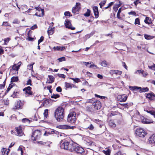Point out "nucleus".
<instances>
[{"label": "nucleus", "mask_w": 155, "mask_h": 155, "mask_svg": "<svg viewBox=\"0 0 155 155\" xmlns=\"http://www.w3.org/2000/svg\"><path fill=\"white\" fill-rule=\"evenodd\" d=\"M64 108L61 107H58L55 110L54 117L58 121H62L64 118Z\"/></svg>", "instance_id": "f257e3e1"}, {"label": "nucleus", "mask_w": 155, "mask_h": 155, "mask_svg": "<svg viewBox=\"0 0 155 155\" xmlns=\"http://www.w3.org/2000/svg\"><path fill=\"white\" fill-rule=\"evenodd\" d=\"M69 151L71 152H75L77 153L82 154L84 152V149L81 147L78 146L75 144H71Z\"/></svg>", "instance_id": "f03ea898"}, {"label": "nucleus", "mask_w": 155, "mask_h": 155, "mask_svg": "<svg viewBox=\"0 0 155 155\" xmlns=\"http://www.w3.org/2000/svg\"><path fill=\"white\" fill-rule=\"evenodd\" d=\"M76 113L73 111L70 112L68 116L67 121L71 124L74 123L76 120Z\"/></svg>", "instance_id": "7ed1b4c3"}, {"label": "nucleus", "mask_w": 155, "mask_h": 155, "mask_svg": "<svg viewBox=\"0 0 155 155\" xmlns=\"http://www.w3.org/2000/svg\"><path fill=\"white\" fill-rule=\"evenodd\" d=\"M41 135V132L38 130H35L32 133L31 138L33 140H38L40 138Z\"/></svg>", "instance_id": "20e7f679"}, {"label": "nucleus", "mask_w": 155, "mask_h": 155, "mask_svg": "<svg viewBox=\"0 0 155 155\" xmlns=\"http://www.w3.org/2000/svg\"><path fill=\"white\" fill-rule=\"evenodd\" d=\"M129 88L130 90H132L134 92L136 93L138 90L140 89V92H145L148 90V88L147 87L143 88L141 89V87H137L136 86L132 87L130 86Z\"/></svg>", "instance_id": "39448f33"}, {"label": "nucleus", "mask_w": 155, "mask_h": 155, "mask_svg": "<svg viewBox=\"0 0 155 155\" xmlns=\"http://www.w3.org/2000/svg\"><path fill=\"white\" fill-rule=\"evenodd\" d=\"M137 135L140 137H144L146 135V133L142 128H137L136 131Z\"/></svg>", "instance_id": "423d86ee"}, {"label": "nucleus", "mask_w": 155, "mask_h": 155, "mask_svg": "<svg viewBox=\"0 0 155 155\" xmlns=\"http://www.w3.org/2000/svg\"><path fill=\"white\" fill-rule=\"evenodd\" d=\"M69 143L67 141L65 140L63 142L62 141L60 144V147L61 149H63L65 150H69V147L70 144H69Z\"/></svg>", "instance_id": "0eeeda50"}, {"label": "nucleus", "mask_w": 155, "mask_h": 155, "mask_svg": "<svg viewBox=\"0 0 155 155\" xmlns=\"http://www.w3.org/2000/svg\"><path fill=\"white\" fill-rule=\"evenodd\" d=\"M31 88L30 86H28L25 88L23 91L25 92L26 95V96H28L30 95H32L33 93L31 91Z\"/></svg>", "instance_id": "6e6552de"}, {"label": "nucleus", "mask_w": 155, "mask_h": 155, "mask_svg": "<svg viewBox=\"0 0 155 155\" xmlns=\"http://www.w3.org/2000/svg\"><path fill=\"white\" fill-rule=\"evenodd\" d=\"M80 8V3L79 2L76 3L75 6L72 8V12L75 14L76 13L78 12Z\"/></svg>", "instance_id": "1a4fd4ad"}, {"label": "nucleus", "mask_w": 155, "mask_h": 155, "mask_svg": "<svg viewBox=\"0 0 155 155\" xmlns=\"http://www.w3.org/2000/svg\"><path fill=\"white\" fill-rule=\"evenodd\" d=\"M22 106V104L21 101L19 100L15 102L13 109V110L20 109L21 108Z\"/></svg>", "instance_id": "9d476101"}, {"label": "nucleus", "mask_w": 155, "mask_h": 155, "mask_svg": "<svg viewBox=\"0 0 155 155\" xmlns=\"http://www.w3.org/2000/svg\"><path fill=\"white\" fill-rule=\"evenodd\" d=\"M127 97L125 94L118 95L117 97V99L118 101L124 102L127 100Z\"/></svg>", "instance_id": "9b49d317"}, {"label": "nucleus", "mask_w": 155, "mask_h": 155, "mask_svg": "<svg viewBox=\"0 0 155 155\" xmlns=\"http://www.w3.org/2000/svg\"><path fill=\"white\" fill-rule=\"evenodd\" d=\"M94 107V110H98L101 108V104L99 101H96L95 102H94L92 104V107Z\"/></svg>", "instance_id": "f8f14e48"}, {"label": "nucleus", "mask_w": 155, "mask_h": 155, "mask_svg": "<svg viewBox=\"0 0 155 155\" xmlns=\"http://www.w3.org/2000/svg\"><path fill=\"white\" fill-rule=\"evenodd\" d=\"M16 131L17 132V135L19 136H21L24 134L21 126L15 128Z\"/></svg>", "instance_id": "ddd939ff"}, {"label": "nucleus", "mask_w": 155, "mask_h": 155, "mask_svg": "<svg viewBox=\"0 0 155 155\" xmlns=\"http://www.w3.org/2000/svg\"><path fill=\"white\" fill-rule=\"evenodd\" d=\"M65 24L67 28L72 30H74L75 29V27L71 26V23L68 20H67L65 21Z\"/></svg>", "instance_id": "4468645a"}, {"label": "nucleus", "mask_w": 155, "mask_h": 155, "mask_svg": "<svg viewBox=\"0 0 155 155\" xmlns=\"http://www.w3.org/2000/svg\"><path fill=\"white\" fill-rule=\"evenodd\" d=\"M141 119L142 122L143 123L145 124H150L151 123H153L154 122L152 120H150L147 118H144L143 117H142Z\"/></svg>", "instance_id": "2eb2a0df"}, {"label": "nucleus", "mask_w": 155, "mask_h": 155, "mask_svg": "<svg viewBox=\"0 0 155 155\" xmlns=\"http://www.w3.org/2000/svg\"><path fill=\"white\" fill-rule=\"evenodd\" d=\"M93 10L95 18H97L99 17V12L98 7L96 6L93 7Z\"/></svg>", "instance_id": "dca6fc26"}, {"label": "nucleus", "mask_w": 155, "mask_h": 155, "mask_svg": "<svg viewBox=\"0 0 155 155\" xmlns=\"http://www.w3.org/2000/svg\"><path fill=\"white\" fill-rule=\"evenodd\" d=\"M60 129H73L74 127H70L67 125H60L58 126Z\"/></svg>", "instance_id": "f3484780"}, {"label": "nucleus", "mask_w": 155, "mask_h": 155, "mask_svg": "<svg viewBox=\"0 0 155 155\" xmlns=\"http://www.w3.org/2000/svg\"><path fill=\"white\" fill-rule=\"evenodd\" d=\"M146 96L150 100H155V94L153 93L147 94Z\"/></svg>", "instance_id": "a211bd4d"}, {"label": "nucleus", "mask_w": 155, "mask_h": 155, "mask_svg": "<svg viewBox=\"0 0 155 155\" xmlns=\"http://www.w3.org/2000/svg\"><path fill=\"white\" fill-rule=\"evenodd\" d=\"M148 141L150 143H155V134L152 135L148 139Z\"/></svg>", "instance_id": "6ab92c4d"}, {"label": "nucleus", "mask_w": 155, "mask_h": 155, "mask_svg": "<svg viewBox=\"0 0 155 155\" xmlns=\"http://www.w3.org/2000/svg\"><path fill=\"white\" fill-rule=\"evenodd\" d=\"M21 64V61L19 62L17 64H14L12 66L13 69L18 71Z\"/></svg>", "instance_id": "aec40b11"}, {"label": "nucleus", "mask_w": 155, "mask_h": 155, "mask_svg": "<svg viewBox=\"0 0 155 155\" xmlns=\"http://www.w3.org/2000/svg\"><path fill=\"white\" fill-rule=\"evenodd\" d=\"M10 150L5 148H3L1 149V152L2 155H8Z\"/></svg>", "instance_id": "412c9836"}, {"label": "nucleus", "mask_w": 155, "mask_h": 155, "mask_svg": "<svg viewBox=\"0 0 155 155\" xmlns=\"http://www.w3.org/2000/svg\"><path fill=\"white\" fill-rule=\"evenodd\" d=\"M110 74H116L120 75L122 74V71L117 70H110L109 72Z\"/></svg>", "instance_id": "4be33fe9"}, {"label": "nucleus", "mask_w": 155, "mask_h": 155, "mask_svg": "<svg viewBox=\"0 0 155 155\" xmlns=\"http://www.w3.org/2000/svg\"><path fill=\"white\" fill-rule=\"evenodd\" d=\"M49 79L47 81V83H51L54 81V78L52 76L49 75Z\"/></svg>", "instance_id": "5701e85b"}, {"label": "nucleus", "mask_w": 155, "mask_h": 155, "mask_svg": "<svg viewBox=\"0 0 155 155\" xmlns=\"http://www.w3.org/2000/svg\"><path fill=\"white\" fill-rule=\"evenodd\" d=\"M91 63H93V62H86L84 61H81L80 62V64L81 65L84 64L86 67H89L90 65V64H91Z\"/></svg>", "instance_id": "b1692460"}, {"label": "nucleus", "mask_w": 155, "mask_h": 155, "mask_svg": "<svg viewBox=\"0 0 155 155\" xmlns=\"http://www.w3.org/2000/svg\"><path fill=\"white\" fill-rule=\"evenodd\" d=\"M54 31V28H49L48 30V33L49 35H52Z\"/></svg>", "instance_id": "393cba45"}, {"label": "nucleus", "mask_w": 155, "mask_h": 155, "mask_svg": "<svg viewBox=\"0 0 155 155\" xmlns=\"http://www.w3.org/2000/svg\"><path fill=\"white\" fill-rule=\"evenodd\" d=\"M109 124L110 126L112 128H114L116 126V124L113 120H110L109 122Z\"/></svg>", "instance_id": "a878e982"}, {"label": "nucleus", "mask_w": 155, "mask_h": 155, "mask_svg": "<svg viewBox=\"0 0 155 155\" xmlns=\"http://www.w3.org/2000/svg\"><path fill=\"white\" fill-rule=\"evenodd\" d=\"M144 37L145 39L148 40L154 38V37L153 36L146 34L144 35Z\"/></svg>", "instance_id": "bb28decb"}, {"label": "nucleus", "mask_w": 155, "mask_h": 155, "mask_svg": "<svg viewBox=\"0 0 155 155\" xmlns=\"http://www.w3.org/2000/svg\"><path fill=\"white\" fill-rule=\"evenodd\" d=\"M133 105V103L131 102L122 104L123 106L126 108H128L129 107Z\"/></svg>", "instance_id": "cd10ccee"}, {"label": "nucleus", "mask_w": 155, "mask_h": 155, "mask_svg": "<svg viewBox=\"0 0 155 155\" xmlns=\"http://www.w3.org/2000/svg\"><path fill=\"white\" fill-rule=\"evenodd\" d=\"M38 143L41 144V145H46L47 146H48V147H49L50 144L51 143L50 142H44L42 141H40L39 142H38Z\"/></svg>", "instance_id": "c85d7f7f"}, {"label": "nucleus", "mask_w": 155, "mask_h": 155, "mask_svg": "<svg viewBox=\"0 0 155 155\" xmlns=\"http://www.w3.org/2000/svg\"><path fill=\"white\" fill-rule=\"evenodd\" d=\"M18 80V77H13L11 79V82H16Z\"/></svg>", "instance_id": "c756f323"}, {"label": "nucleus", "mask_w": 155, "mask_h": 155, "mask_svg": "<svg viewBox=\"0 0 155 155\" xmlns=\"http://www.w3.org/2000/svg\"><path fill=\"white\" fill-rule=\"evenodd\" d=\"M101 66L102 67H106L107 65V63L106 61H103L101 63Z\"/></svg>", "instance_id": "7c9ffc66"}, {"label": "nucleus", "mask_w": 155, "mask_h": 155, "mask_svg": "<svg viewBox=\"0 0 155 155\" xmlns=\"http://www.w3.org/2000/svg\"><path fill=\"white\" fill-rule=\"evenodd\" d=\"M4 41V45H7V44L8 42L10 40V38H7L3 39L2 41Z\"/></svg>", "instance_id": "2f4dec72"}, {"label": "nucleus", "mask_w": 155, "mask_h": 155, "mask_svg": "<svg viewBox=\"0 0 155 155\" xmlns=\"http://www.w3.org/2000/svg\"><path fill=\"white\" fill-rule=\"evenodd\" d=\"M44 118H47L48 116V109L45 110L44 113Z\"/></svg>", "instance_id": "473e14b6"}, {"label": "nucleus", "mask_w": 155, "mask_h": 155, "mask_svg": "<svg viewBox=\"0 0 155 155\" xmlns=\"http://www.w3.org/2000/svg\"><path fill=\"white\" fill-rule=\"evenodd\" d=\"M103 152L106 155H110V151L109 149H107L106 150H104Z\"/></svg>", "instance_id": "72a5a7b5"}, {"label": "nucleus", "mask_w": 155, "mask_h": 155, "mask_svg": "<svg viewBox=\"0 0 155 155\" xmlns=\"http://www.w3.org/2000/svg\"><path fill=\"white\" fill-rule=\"evenodd\" d=\"M90 10L89 9H87V12L85 14H84V15L85 16L88 17L90 15Z\"/></svg>", "instance_id": "f704fd0d"}, {"label": "nucleus", "mask_w": 155, "mask_h": 155, "mask_svg": "<svg viewBox=\"0 0 155 155\" xmlns=\"http://www.w3.org/2000/svg\"><path fill=\"white\" fill-rule=\"evenodd\" d=\"M44 38L43 36H41V37L40 39L38 40V45H39V44L41 42L43 41ZM38 48H40L39 46L38 45Z\"/></svg>", "instance_id": "c9c22d12"}, {"label": "nucleus", "mask_w": 155, "mask_h": 155, "mask_svg": "<svg viewBox=\"0 0 155 155\" xmlns=\"http://www.w3.org/2000/svg\"><path fill=\"white\" fill-rule=\"evenodd\" d=\"M94 127L92 124H91L90 125L86 128L87 129H89L91 130H93L94 129Z\"/></svg>", "instance_id": "e433bc0d"}, {"label": "nucleus", "mask_w": 155, "mask_h": 155, "mask_svg": "<svg viewBox=\"0 0 155 155\" xmlns=\"http://www.w3.org/2000/svg\"><path fill=\"white\" fill-rule=\"evenodd\" d=\"M34 64V63H33L32 64L29 65L28 66V68L30 70L33 71V65Z\"/></svg>", "instance_id": "4c0bfd02"}, {"label": "nucleus", "mask_w": 155, "mask_h": 155, "mask_svg": "<svg viewBox=\"0 0 155 155\" xmlns=\"http://www.w3.org/2000/svg\"><path fill=\"white\" fill-rule=\"evenodd\" d=\"M147 113L150 114L152 115H153L154 116V117L155 118V111H148V110H145Z\"/></svg>", "instance_id": "58836bf2"}, {"label": "nucleus", "mask_w": 155, "mask_h": 155, "mask_svg": "<svg viewBox=\"0 0 155 155\" xmlns=\"http://www.w3.org/2000/svg\"><path fill=\"white\" fill-rule=\"evenodd\" d=\"M58 61L59 62H61L63 61H65V58L64 57H63L60 58H59L58 59Z\"/></svg>", "instance_id": "ea45409f"}, {"label": "nucleus", "mask_w": 155, "mask_h": 155, "mask_svg": "<svg viewBox=\"0 0 155 155\" xmlns=\"http://www.w3.org/2000/svg\"><path fill=\"white\" fill-rule=\"evenodd\" d=\"M65 87L67 88H68L69 87L71 88L72 87V84H70L69 83H68L67 82H65Z\"/></svg>", "instance_id": "a19ab883"}, {"label": "nucleus", "mask_w": 155, "mask_h": 155, "mask_svg": "<svg viewBox=\"0 0 155 155\" xmlns=\"http://www.w3.org/2000/svg\"><path fill=\"white\" fill-rule=\"evenodd\" d=\"M59 97V95L58 94H53L51 96V97L52 98L56 99Z\"/></svg>", "instance_id": "79ce46f5"}, {"label": "nucleus", "mask_w": 155, "mask_h": 155, "mask_svg": "<svg viewBox=\"0 0 155 155\" xmlns=\"http://www.w3.org/2000/svg\"><path fill=\"white\" fill-rule=\"evenodd\" d=\"M93 64V63H91V64H90V65L89 67V68H93L94 69L98 68L97 67V66L96 65L94 64Z\"/></svg>", "instance_id": "37998d69"}, {"label": "nucleus", "mask_w": 155, "mask_h": 155, "mask_svg": "<svg viewBox=\"0 0 155 155\" xmlns=\"http://www.w3.org/2000/svg\"><path fill=\"white\" fill-rule=\"evenodd\" d=\"M149 68L155 71V64H153L151 66H148Z\"/></svg>", "instance_id": "c03bdc74"}, {"label": "nucleus", "mask_w": 155, "mask_h": 155, "mask_svg": "<svg viewBox=\"0 0 155 155\" xmlns=\"http://www.w3.org/2000/svg\"><path fill=\"white\" fill-rule=\"evenodd\" d=\"M140 19L139 18H136L135 19V25H140Z\"/></svg>", "instance_id": "a18cd8bd"}, {"label": "nucleus", "mask_w": 155, "mask_h": 155, "mask_svg": "<svg viewBox=\"0 0 155 155\" xmlns=\"http://www.w3.org/2000/svg\"><path fill=\"white\" fill-rule=\"evenodd\" d=\"M137 72H138L139 74H143L144 72V71L142 70H138L136 71L135 72V73L137 74Z\"/></svg>", "instance_id": "49530a36"}, {"label": "nucleus", "mask_w": 155, "mask_h": 155, "mask_svg": "<svg viewBox=\"0 0 155 155\" xmlns=\"http://www.w3.org/2000/svg\"><path fill=\"white\" fill-rule=\"evenodd\" d=\"M128 14L130 15H132L136 16V13L134 11H131L130 12L128 13Z\"/></svg>", "instance_id": "de8ad7c7"}, {"label": "nucleus", "mask_w": 155, "mask_h": 155, "mask_svg": "<svg viewBox=\"0 0 155 155\" xmlns=\"http://www.w3.org/2000/svg\"><path fill=\"white\" fill-rule=\"evenodd\" d=\"M105 1H103L101 2H100L99 3V5L100 6V8H102V7L104 6V5L105 4Z\"/></svg>", "instance_id": "09e8293b"}, {"label": "nucleus", "mask_w": 155, "mask_h": 155, "mask_svg": "<svg viewBox=\"0 0 155 155\" xmlns=\"http://www.w3.org/2000/svg\"><path fill=\"white\" fill-rule=\"evenodd\" d=\"M149 18H146L145 20H144V22L147 24H150L151 22V21L150 20H149Z\"/></svg>", "instance_id": "8fccbe9b"}, {"label": "nucleus", "mask_w": 155, "mask_h": 155, "mask_svg": "<svg viewBox=\"0 0 155 155\" xmlns=\"http://www.w3.org/2000/svg\"><path fill=\"white\" fill-rule=\"evenodd\" d=\"M71 13L69 12H64L65 15L67 16H72V15H70Z\"/></svg>", "instance_id": "3c124183"}, {"label": "nucleus", "mask_w": 155, "mask_h": 155, "mask_svg": "<svg viewBox=\"0 0 155 155\" xmlns=\"http://www.w3.org/2000/svg\"><path fill=\"white\" fill-rule=\"evenodd\" d=\"M4 104L5 105H8L9 104V100H8V99H7L6 100H4Z\"/></svg>", "instance_id": "603ef678"}, {"label": "nucleus", "mask_w": 155, "mask_h": 155, "mask_svg": "<svg viewBox=\"0 0 155 155\" xmlns=\"http://www.w3.org/2000/svg\"><path fill=\"white\" fill-rule=\"evenodd\" d=\"M2 25H4L6 26H10V24L8 23V22L7 21H4Z\"/></svg>", "instance_id": "864d4df0"}, {"label": "nucleus", "mask_w": 155, "mask_h": 155, "mask_svg": "<svg viewBox=\"0 0 155 155\" xmlns=\"http://www.w3.org/2000/svg\"><path fill=\"white\" fill-rule=\"evenodd\" d=\"M114 155H126L125 153H123L119 151L116 153Z\"/></svg>", "instance_id": "5fc2aeb1"}, {"label": "nucleus", "mask_w": 155, "mask_h": 155, "mask_svg": "<svg viewBox=\"0 0 155 155\" xmlns=\"http://www.w3.org/2000/svg\"><path fill=\"white\" fill-rule=\"evenodd\" d=\"M53 48H65L63 46H54V47Z\"/></svg>", "instance_id": "6e6d98bb"}, {"label": "nucleus", "mask_w": 155, "mask_h": 155, "mask_svg": "<svg viewBox=\"0 0 155 155\" xmlns=\"http://www.w3.org/2000/svg\"><path fill=\"white\" fill-rule=\"evenodd\" d=\"M37 28V26L36 25H35L33 26H32L31 28V29L32 30H34V29H36Z\"/></svg>", "instance_id": "4d7b16f0"}, {"label": "nucleus", "mask_w": 155, "mask_h": 155, "mask_svg": "<svg viewBox=\"0 0 155 155\" xmlns=\"http://www.w3.org/2000/svg\"><path fill=\"white\" fill-rule=\"evenodd\" d=\"M58 75L59 77L61 78H65V75L64 74H58Z\"/></svg>", "instance_id": "13d9d810"}, {"label": "nucleus", "mask_w": 155, "mask_h": 155, "mask_svg": "<svg viewBox=\"0 0 155 155\" xmlns=\"http://www.w3.org/2000/svg\"><path fill=\"white\" fill-rule=\"evenodd\" d=\"M95 96L96 97L100 98L101 99H103L105 98V97L100 96L97 94H95Z\"/></svg>", "instance_id": "bf43d9fd"}, {"label": "nucleus", "mask_w": 155, "mask_h": 155, "mask_svg": "<svg viewBox=\"0 0 155 155\" xmlns=\"http://www.w3.org/2000/svg\"><path fill=\"white\" fill-rule=\"evenodd\" d=\"M12 87V85L11 84H10L7 89V90H6L7 92H8L10 90V89Z\"/></svg>", "instance_id": "052dcab7"}, {"label": "nucleus", "mask_w": 155, "mask_h": 155, "mask_svg": "<svg viewBox=\"0 0 155 155\" xmlns=\"http://www.w3.org/2000/svg\"><path fill=\"white\" fill-rule=\"evenodd\" d=\"M18 151H20L21 153V155H23V151L22 150V148L19 147L18 149Z\"/></svg>", "instance_id": "680f3d73"}, {"label": "nucleus", "mask_w": 155, "mask_h": 155, "mask_svg": "<svg viewBox=\"0 0 155 155\" xmlns=\"http://www.w3.org/2000/svg\"><path fill=\"white\" fill-rule=\"evenodd\" d=\"M56 91L59 92L61 91V89L60 87H58L56 88Z\"/></svg>", "instance_id": "e2e57ef3"}, {"label": "nucleus", "mask_w": 155, "mask_h": 155, "mask_svg": "<svg viewBox=\"0 0 155 155\" xmlns=\"http://www.w3.org/2000/svg\"><path fill=\"white\" fill-rule=\"evenodd\" d=\"M31 79H29L28 81L26 84L28 85H31Z\"/></svg>", "instance_id": "0e129e2a"}, {"label": "nucleus", "mask_w": 155, "mask_h": 155, "mask_svg": "<svg viewBox=\"0 0 155 155\" xmlns=\"http://www.w3.org/2000/svg\"><path fill=\"white\" fill-rule=\"evenodd\" d=\"M18 93L17 92H14L13 94L12 95V97H13V98H15L16 97V94Z\"/></svg>", "instance_id": "69168bd1"}, {"label": "nucleus", "mask_w": 155, "mask_h": 155, "mask_svg": "<svg viewBox=\"0 0 155 155\" xmlns=\"http://www.w3.org/2000/svg\"><path fill=\"white\" fill-rule=\"evenodd\" d=\"M36 8L37 10H38L39 11H40V10H41L42 13L43 14V13L44 12V11L43 9H41L40 8L38 7Z\"/></svg>", "instance_id": "338daca9"}, {"label": "nucleus", "mask_w": 155, "mask_h": 155, "mask_svg": "<svg viewBox=\"0 0 155 155\" xmlns=\"http://www.w3.org/2000/svg\"><path fill=\"white\" fill-rule=\"evenodd\" d=\"M87 144L88 145L91 146L94 144V143L92 141H90L89 142H87Z\"/></svg>", "instance_id": "774afa93"}]
</instances>
